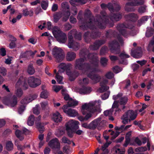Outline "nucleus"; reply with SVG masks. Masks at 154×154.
Returning <instances> with one entry per match:
<instances>
[{
    "mask_svg": "<svg viewBox=\"0 0 154 154\" xmlns=\"http://www.w3.org/2000/svg\"><path fill=\"white\" fill-rule=\"evenodd\" d=\"M85 17L89 19L88 22L83 23L80 26L81 29L84 30H87L90 29L91 30V32L87 31L84 34V38L85 42L88 43H89L91 39H94L100 36L101 33L99 29L94 25V23L93 19L90 18L91 17L90 11L88 10L85 14Z\"/></svg>",
    "mask_w": 154,
    "mask_h": 154,
    "instance_id": "nucleus-1",
    "label": "nucleus"
},
{
    "mask_svg": "<svg viewBox=\"0 0 154 154\" xmlns=\"http://www.w3.org/2000/svg\"><path fill=\"white\" fill-rule=\"evenodd\" d=\"M90 54H92L94 56H96L94 53H89L87 50H82L81 51L79 54L81 57L83 58H80L76 60L75 65V68L82 70L85 72H88L90 69H92V59L89 58L88 56L85 57V55L88 56Z\"/></svg>",
    "mask_w": 154,
    "mask_h": 154,
    "instance_id": "nucleus-2",
    "label": "nucleus"
},
{
    "mask_svg": "<svg viewBox=\"0 0 154 154\" xmlns=\"http://www.w3.org/2000/svg\"><path fill=\"white\" fill-rule=\"evenodd\" d=\"M85 56H88L92 60V62L91 63L92 64V69H90V70H92V71L88 74V77L91 79L95 84L100 82L101 79V77L97 74L94 73L100 71L98 68L99 60L97 57V56H94L92 54H90L88 56L85 55Z\"/></svg>",
    "mask_w": 154,
    "mask_h": 154,
    "instance_id": "nucleus-3",
    "label": "nucleus"
},
{
    "mask_svg": "<svg viewBox=\"0 0 154 154\" xmlns=\"http://www.w3.org/2000/svg\"><path fill=\"white\" fill-rule=\"evenodd\" d=\"M101 15L97 16L96 21L95 23L99 28L104 29L106 28V25H108L110 27H112L114 25V21H110L109 20L108 16L105 11L100 12Z\"/></svg>",
    "mask_w": 154,
    "mask_h": 154,
    "instance_id": "nucleus-4",
    "label": "nucleus"
},
{
    "mask_svg": "<svg viewBox=\"0 0 154 154\" xmlns=\"http://www.w3.org/2000/svg\"><path fill=\"white\" fill-rule=\"evenodd\" d=\"M79 122L78 121H69L65 124L66 130L68 136L72 138L73 136V134L74 133V129H78L79 126L78 125Z\"/></svg>",
    "mask_w": 154,
    "mask_h": 154,
    "instance_id": "nucleus-5",
    "label": "nucleus"
},
{
    "mask_svg": "<svg viewBox=\"0 0 154 154\" xmlns=\"http://www.w3.org/2000/svg\"><path fill=\"white\" fill-rule=\"evenodd\" d=\"M71 66V65L70 64H66L64 63H61L59 65V67L60 69L56 73V76L57 80L59 84L61 83L63 77L62 76L59 75V74L60 73H61L64 72L65 71H66V72H68V70L70 69Z\"/></svg>",
    "mask_w": 154,
    "mask_h": 154,
    "instance_id": "nucleus-6",
    "label": "nucleus"
},
{
    "mask_svg": "<svg viewBox=\"0 0 154 154\" xmlns=\"http://www.w3.org/2000/svg\"><path fill=\"white\" fill-rule=\"evenodd\" d=\"M73 31H74L72 30L68 34V46L69 48H72L74 50L76 51L79 49L80 45L78 42H75L74 41Z\"/></svg>",
    "mask_w": 154,
    "mask_h": 154,
    "instance_id": "nucleus-7",
    "label": "nucleus"
},
{
    "mask_svg": "<svg viewBox=\"0 0 154 154\" xmlns=\"http://www.w3.org/2000/svg\"><path fill=\"white\" fill-rule=\"evenodd\" d=\"M52 33L57 41L61 43H65L67 39L66 35L61 30L53 29Z\"/></svg>",
    "mask_w": 154,
    "mask_h": 154,
    "instance_id": "nucleus-8",
    "label": "nucleus"
},
{
    "mask_svg": "<svg viewBox=\"0 0 154 154\" xmlns=\"http://www.w3.org/2000/svg\"><path fill=\"white\" fill-rule=\"evenodd\" d=\"M52 52L54 57L58 62H61L63 59L64 55L61 48L55 46L52 49Z\"/></svg>",
    "mask_w": 154,
    "mask_h": 154,
    "instance_id": "nucleus-9",
    "label": "nucleus"
},
{
    "mask_svg": "<svg viewBox=\"0 0 154 154\" xmlns=\"http://www.w3.org/2000/svg\"><path fill=\"white\" fill-rule=\"evenodd\" d=\"M133 26L129 25L126 23L118 24L116 26L117 30L119 33L125 37H126L128 35L126 29L125 28L132 29Z\"/></svg>",
    "mask_w": 154,
    "mask_h": 154,
    "instance_id": "nucleus-10",
    "label": "nucleus"
},
{
    "mask_svg": "<svg viewBox=\"0 0 154 154\" xmlns=\"http://www.w3.org/2000/svg\"><path fill=\"white\" fill-rule=\"evenodd\" d=\"M109 46L112 53L115 54H119L120 52V47L119 43L114 40L109 44Z\"/></svg>",
    "mask_w": 154,
    "mask_h": 154,
    "instance_id": "nucleus-11",
    "label": "nucleus"
},
{
    "mask_svg": "<svg viewBox=\"0 0 154 154\" xmlns=\"http://www.w3.org/2000/svg\"><path fill=\"white\" fill-rule=\"evenodd\" d=\"M3 102L5 104L11 107H14L17 103V98L15 95H13L11 98H5L3 100Z\"/></svg>",
    "mask_w": 154,
    "mask_h": 154,
    "instance_id": "nucleus-12",
    "label": "nucleus"
},
{
    "mask_svg": "<svg viewBox=\"0 0 154 154\" xmlns=\"http://www.w3.org/2000/svg\"><path fill=\"white\" fill-rule=\"evenodd\" d=\"M28 83L30 86L35 88L40 85L41 83V80L38 78L32 76L29 78Z\"/></svg>",
    "mask_w": 154,
    "mask_h": 154,
    "instance_id": "nucleus-13",
    "label": "nucleus"
},
{
    "mask_svg": "<svg viewBox=\"0 0 154 154\" xmlns=\"http://www.w3.org/2000/svg\"><path fill=\"white\" fill-rule=\"evenodd\" d=\"M143 51L140 47H138L135 48H132L131 51L132 56L135 58H139L142 57Z\"/></svg>",
    "mask_w": 154,
    "mask_h": 154,
    "instance_id": "nucleus-14",
    "label": "nucleus"
},
{
    "mask_svg": "<svg viewBox=\"0 0 154 154\" xmlns=\"http://www.w3.org/2000/svg\"><path fill=\"white\" fill-rule=\"evenodd\" d=\"M106 41V39L96 40L94 43L93 44L90 45L89 48L91 50H97L101 45L104 44Z\"/></svg>",
    "mask_w": 154,
    "mask_h": 154,
    "instance_id": "nucleus-15",
    "label": "nucleus"
},
{
    "mask_svg": "<svg viewBox=\"0 0 154 154\" xmlns=\"http://www.w3.org/2000/svg\"><path fill=\"white\" fill-rule=\"evenodd\" d=\"M66 105H64L62 107V109L64 112L66 114L69 116L75 117L78 115V112L74 109L67 107Z\"/></svg>",
    "mask_w": 154,
    "mask_h": 154,
    "instance_id": "nucleus-16",
    "label": "nucleus"
},
{
    "mask_svg": "<svg viewBox=\"0 0 154 154\" xmlns=\"http://www.w3.org/2000/svg\"><path fill=\"white\" fill-rule=\"evenodd\" d=\"M98 107H99V106H94L93 103H89L88 104L85 103L82 106L81 112L82 114H84L86 112L92 110L93 109H97Z\"/></svg>",
    "mask_w": 154,
    "mask_h": 154,
    "instance_id": "nucleus-17",
    "label": "nucleus"
},
{
    "mask_svg": "<svg viewBox=\"0 0 154 154\" xmlns=\"http://www.w3.org/2000/svg\"><path fill=\"white\" fill-rule=\"evenodd\" d=\"M16 85L17 86L21 85L25 90L27 89L28 87L27 81L23 76H21L20 77L16 83Z\"/></svg>",
    "mask_w": 154,
    "mask_h": 154,
    "instance_id": "nucleus-18",
    "label": "nucleus"
},
{
    "mask_svg": "<svg viewBox=\"0 0 154 154\" xmlns=\"http://www.w3.org/2000/svg\"><path fill=\"white\" fill-rule=\"evenodd\" d=\"M108 82V80L106 79H103L100 82V87L98 90L100 92L105 91L109 89V87L108 86L106 85Z\"/></svg>",
    "mask_w": 154,
    "mask_h": 154,
    "instance_id": "nucleus-19",
    "label": "nucleus"
},
{
    "mask_svg": "<svg viewBox=\"0 0 154 154\" xmlns=\"http://www.w3.org/2000/svg\"><path fill=\"white\" fill-rule=\"evenodd\" d=\"M101 109L99 107L97 109H94L90 110L86 112L85 114H83L84 115H85V119H86V121H87L89 119L91 118L93 114L96 112H100L101 111Z\"/></svg>",
    "mask_w": 154,
    "mask_h": 154,
    "instance_id": "nucleus-20",
    "label": "nucleus"
},
{
    "mask_svg": "<svg viewBox=\"0 0 154 154\" xmlns=\"http://www.w3.org/2000/svg\"><path fill=\"white\" fill-rule=\"evenodd\" d=\"M49 146L52 149H59L60 144L57 138L51 140L48 143Z\"/></svg>",
    "mask_w": 154,
    "mask_h": 154,
    "instance_id": "nucleus-21",
    "label": "nucleus"
},
{
    "mask_svg": "<svg viewBox=\"0 0 154 154\" xmlns=\"http://www.w3.org/2000/svg\"><path fill=\"white\" fill-rule=\"evenodd\" d=\"M111 20L112 21H118L122 17L121 14L118 13H111L108 16Z\"/></svg>",
    "mask_w": 154,
    "mask_h": 154,
    "instance_id": "nucleus-22",
    "label": "nucleus"
},
{
    "mask_svg": "<svg viewBox=\"0 0 154 154\" xmlns=\"http://www.w3.org/2000/svg\"><path fill=\"white\" fill-rule=\"evenodd\" d=\"M101 119V117H99L92 121L89 124V129L93 130H95L97 127H98V125Z\"/></svg>",
    "mask_w": 154,
    "mask_h": 154,
    "instance_id": "nucleus-23",
    "label": "nucleus"
},
{
    "mask_svg": "<svg viewBox=\"0 0 154 154\" xmlns=\"http://www.w3.org/2000/svg\"><path fill=\"white\" fill-rule=\"evenodd\" d=\"M105 39L106 40L107 38L111 39L112 37H116L117 34V32L111 29H109L105 31Z\"/></svg>",
    "mask_w": 154,
    "mask_h": 154,
    "instance_id": "nucleus-24",
    "label": "nucleus"
},
{
    "mask_svg": "<svg viewBox=\"0 0 154 154\" xmlns=\"http://www.w3.org/2000/svg\"><path fill=\"white\" fill-rule=\"evenodd\" d=\"M119 100H115L112 104V108L110 109V111L113 112L115 111V114L121 111V109L119 107Z\"/></svg>",
    "mask_w": 154,
    "mask_h": 154,
    "instance_id": "nucleus-25",
    "label": "nucleus"
},
{
    "mask_svg": "<svg viewBox=\"0 0 154 154\" xmlns=\"http://www.w3.org/2000/svg\"><path fill=\"white\" fill-rule=\"evenodd\" d=\"M70 70H68V72H66L67 74L69 76V80L71 81H73L79 76V72L76 71L73 72H71Z\"/></svg>",
    "mask_w": 154,
    "mask_h": 154,
    "instance_id": "nucleus-26",
    "label": "nucleus"
},
{
    "mask_svg": "<svg viewBox=\"0 0 154 154\" xmlns=\"http://www.w3.org/2000/svg\"><path fill=\"white\" fill-rule=\"evenodd\" d=\"M92 88L90 87L82 86V88L79 90L80 94H89L92 91Z\"/></svg>",
    "mask_w": 154,
    "mask_h": 154,
    "instance_id": "nucleus-27",
    "label": "nucleus"
},
{
    "mask_svg": "<svg viewBox=\"0 0 154 154\" xmlns=\"http://www.w3.org/2000/svg\"><path fill=\"white\" fill-rule=\"evenodd\" d=\"M144 4L143 1H138L137 0H134L133 1L129 2L125 4V6H136L140 5H142Z\"/></svg>",
    "mask_w": 154,
    "mask_h": 154,
    "instance_id": "nucleus-28",
    "label": "nucleus"
},
{
    "mask_svg": "<svg viewBox=\"0 0 154 154\" xmlns=\"http://www.w3.org/2000/svg\"><path fill=\"white\" fill-rule=\"evenodd\" d=\"M126 113L128 118H130L129 119V121L134 120L137 117V115L133 110H129Z\"/></svg>",
    "mask_w": 154,
    "mask_h": 154,
    "instance_id": "nucleus-29",
    "label": "nucleus"
},
{
    "mask_svg": "<svg viewBox=\"0 0 154 154\" xmlns=\"http://www.w3.org/2000/svg\"><path fill=\"white\" fill-rule=\"evenodd\" d=\"M52 119L56 122H60L62 120V118L58 112L54 113L53 115Z\"/></svg>",
    "mask_w": 154,
    "mask_h": 154,
    "instance_id": "nucleus-30",
    "label": "nucleus"
},
{
    "mask_svg": "<svg viewBox=\"0 0 154 154\" xmlns=\"http://www.w3.org/2000/svg\"><path fill=\"white\" fill-rule=\"evenodd\" d=\"M63 16V13L61 12H56L53 15L54 21L55 23H57Z\"/></svg>",
    "mask_w": 154,
    "mask_h": 154,
    "instance_id": "nucleus-31",
    "label": "nucleus"
},
{
    "mask_svg": "<svg viewBox=\"0 0 154 154\" xmlns=\"http://www.w3.org/2000/svg\"><path fill=\"white\" fill-rule=\"evenodd\" d=\"M69 101L68 102L67 104L65 105L67 106V107H74L78 105V102L76 100L73 99L72 98L70 99Z\"/></svg>",
    "mask_w": 154,
    "mask_h": 154,
    "instance_id": "nucleus-32",
    "label": "nucleus"
},
{
    "mask_svg": "<svg viewBox=\"0 0 154 154\" xmlns=\"http://www.w3.org/2000/svg\"><path fill=\"white\" fill-rule=\"evenodd\" d=\"M128 100V98L126 97H122L119 100V103L121 105H122V109L123 110L125 108V105L126 104Z\"/></svg>",
    "mask_w": 154,
    "mask_h": 154,
    "instance_id": "nucleus-33",
    "label": "nucleus"
},
{
    "mask_svg": "<svg viewBox=\"0 0 154 154\" xmlns=\"http://www.w3.org/2000/svg\"><path fill=\"white\" fill-rule=\"evenodd\" d=\"M76 57V54L74 52L69 51L67 53L66 58L67 61H72L74 60Z\"/></svg>",
    "mask_w": 154,
    "mask_h": 154,
    "instance_id": "nucleus-34",
    "label": "nucleus"
},
{
    "mask_svg": "<svg viewBox=\"0 0 154 154\" xmlns=\"http://www.w3.org/2000/svg\"><path fill=\"white\" fill-rule=\"evenodd\" d=\"M127 17L129 20L132 22L136 21L138 18L137 14L134 13H130L127 15Z\"/></svg>",
    "mask_w": 154,
    "mask_h": 154,
    "instance_id": "nucleus-35",
    "label": "nucleus"
},
{
    "mask_svg": "<svg viewBox=\"0 0 154 154\" xmlns=\"http://www.w3.org/2000/svg\"><path fill=\"white\" fill-rule=\"evenodd\" d=\"M72 30L74 31L73 32V34L75 38L78 40H81L82 38V33L80 32H78L75 29H73Z\"/></svg>",
    "mask_w": 154,
    "mask_h": 154,
    "instance_id": "nucleus-36",
    "label": "nucleus"
},
{
    "mask_svg": "<svg viewBox=\"0 0 154 154\" xmlns=\"http://www.w3.org/2000/svg\"><path fill=\"white\" fill-rule=\"evenodd\" d=\"M31 56L30 51H26L23 52H22L20 56V57L22 58L28 59Z\"/></svg>",
    "mask_w": 154,
    "mask_h": 154,
    "instance_id": "nucleus-37",
    "label": "nucleus"
},
{
    "mask_svg": "<svg viewBox=\"0 0 154 154\" xmlns=\"http://www.w3.org/2000/svg\"><path fill=\"white\" fill-rule=\"evenodd\" d=\"M154 34V29L150 27L147 28L146 34V37H149L151 36Z\"/></svg>",
    "mask_w": 154,
    "mask_h": 154,
    "instance_id": "nucleus-38",
    "label": "nucleus"
},
{
    "mask_svg": "<svg viewBox=\"0 0 154 154\" xmlns=\"http://www.w3.org/2000/svg\"><path fill=\"white\" fill-rule=\"evenodd\" d=\"M111 143H108L107 142L105 143L103 146H102L101 149L103 151L101 154H107L108 152V150L106 149V148L108 147L109 145Z\"/></svg>",
    "mask_w": 154,
    "mask_h": 154,
    "instance_id": "nucleus-39",
    "label": "nucleus"
},
{
    "mask_svg": "<svg viewBox=\"0 0 154 154\" xmlns=\"http://www.w3.org/2000/svg\"><path fill=\"white\" fill-rule=\"evenodd\" d=\"M35 121V117L34 115H31L28 118L27 124L29 126H32L34 123Z\"/></svg>",
    "mask_w": 154,
    "mask_h": 154,
    "instance_id": "nucleus-40",
    "label": "nucleus"
},
{
    "mask_svg": "<svg viewBox=\"0 0 154 154\" xmlns=\"http://www.w3.org/2000/svg\"><path fill=\"white\" fill-rule=\"evenodd\" d=\"M28 73L30 75L33 74L35 72V69L33 67V64H30L28 66L27 70Z\"/></svg>",
    "mask_w": 154,
    "mask_h": 154,
    "instance_id": "nucleus-41",
    "label": "nucleus"
},
{
    "mask_svg": "<svg viewBox=\"0 0 154 154\" xmlns=\"http://www.w3.org/2000/svg\"><path fill=\"white\" fill-rule=\"evenodd\" d=\"M70 15V13L69 11H67L63 13V15H64L62 19V21L64 22L66 21L68 19Z\"/></svg>",
    "mask_w": 154,
    "mask_h": 154,
    "instance_id": "nucleus-42",
    "label": "nucleus"
},
{
    "mask_svg": "<svg viewBox=\"0 0 154 154\" xmlns=\"http://www.w3.org/2000/svg\"><path fill=\"white\" fill-rule=\"evenodd\" d=\"M35 123H36V127L40 133H42L44 131L45 129L43 125L40 122H35Z\"/></svg>",
    "mask_w": 154,
    "mask_h": 154,
    "instance_id": "nucleus-43",
    "label": "nucleus"
},
{
    "mask_svg": "<svg viewBox=\"0 0 154 154\" xmlns=\"http://www.w3.org/2000/svg\"><path fill=\"white\" fill-rule=\"evenodd\" d=\"M42 108L43 110H45L47 112L49 111V107L48 103L47 101L42 102L41 103Z\"/></svg>",
    "mask_w": 154,
    "mask_h": 154,
    "instance_id": "nucleus-44",
    "label": "nucleus"
},
{
    "mask_svg": "<svg viewBox=\"0 0 154 154\" xmlns=\"http://www.w3.org/2000/svg\"><path fill=\"white\" fill-rule=\"evenodd\" d=\"M108 49L107 46H104L101 48L100 50V54L101 55H104L108 51Z\"/></svg>",
    "mask_w": 154,
    "mask_h": 154,
    "instance_id": "nucleus-45",
    "label": "nucleus"
},
{
    "mask_svg": "<svg viewBox=\"0 0 154 154\" xmlns=\"http://www.w3.org/2000/svg\"><path fill=\"white\" fill-rule=\"evenodd\" d=\"M147 50L149 51H152L154 52V39L149 42L147 47Z\"/></svg>",
    "mask_w": 154,
    "mask_h": 154,
    "instance_id": "nucleus-46",
    "label": "nucleus"
},
{
    "mask_svg": "<svg viewBox=\"0 0 154 154\" xmlns=\"http://www.w3.org/2000/svg\"><path fill=\"white\" fill-rule=\"evenodd\" d=\"M13 144L11 141H8L6 143V148L8 151H11L13 148Z\"/></svg>",
    "mask_w": 154,
    "mask_h": 154,
    "instance_id": "nucleus-47",
    "label": "nucleus"
},
{
    "mask_svg": "<svg viewBox=\"0 0 154 154\" xmlns=\"http://www.w3.org/2000/svg\"><path fill=\"white\" fill-rule=\"evenodd\" d=\"M23 14L24 16H27L29 15L30 16H32L33 15V12L32 10L28 11L27 9H26L23 11Z\"/></svg>",
    "mask_w": 154,
    "mask_h": 154,
    "instance_id": "nucleus-48",
    "label": "nucleus"
},
{
    "mask_svg": "<svg viewBox=\"0 0 154 154\" xmlns=\"http://www.w3.org/2000/svg\"><path fill=\"white\" fill-rule=\"evenodd\" d=\"M108 60L105 57H102L100 59V63L103 67H106L107 64Z\"/></svg>",
    "mask_w": 154,
    "mask_h": 154,
    "instance_id": "nucleus-49",
    "label": "nucleus"
},
{
    "mask_svg": "<svg viewBox=\"0 0 154 154\" xmlns=\"http://www.w3.org/2000/svg\"><path fill=\"white\" fill-rule=\"evenodd\" d=\"M148 19V16H144L138 20V23L139 26H140L143 23H145V21H147Z\"/></svg>",
    "mask_w": 154,
    "mask_h": 154,
    "instance_id": "nucleus-50",
    "label": "nucleus"
},
{
    "mask_svg": "<svg viewBox=\"0 0 154 154\" xmlns=\"http://www.w3.org/2000/svg\"><path fill=\"white\" fill-rule=\"evenodd\" d=\"M106 120H103L99 122L98 125V129H101L105 127L106 125Z\"/></svg>",
    "mask_w": 154,
    "mask_h": 154,
    "instance_id": "nucleus-51",
    "label": "nucleus"
},
{
    "mask_svg": "<svg viewBox=\"0 0 154 154\" xmlns=\"http://www.w3.org/2000/svg\"><path fill=\"white\" fill-rule=\"evenodd\" d=\"M128 118L127 114L125 113L121 118L122 119V122L123 124H126L128 123V120H129V119Z\"/></svg>",
    "mask_w": 154,
    "mask_h": 154,
    "instance_id": "nucleus-52",
    "label": "nucleus"
},
{
    "mask_svg": "<svg viewBox=\"0 0 154 154\" xmlns=\"http://www.w3.org/2000/svg\"><path fill=\"white\" fill-rule=\"evenodd\" d=\"M41 6L44 10H46L48 5V1H42L41 3Z\"/></svg>",
    "mask_w": 154,
    "mask_h": 154,
    "instance_id": "nucleus-53",
    "label": "nucleus"
},
{
    "mask_svg": "<svg viewBox=\"0 0 154 154\" xmlns=\"http://www.w3.org/2000/svg\"><path fill=\"white\" fill-rule=\"evenodd\" d=\"M61 7L64 12L67 11H69V6L66 2L62 3L61 4Z\"/></svg>",
    "mask_w": 154,
    "mask_h": 154,
    "instance_id": "nucleus-54",
    "label": "nucleus"
},
{
    "mask_svg": "<svg viewBox=\"0 0 154 154\" xmlns=\"http://www.w3.org/2000/svg\"><path fill=\"white\" fill-rule=\"evenodd\" d=\"M72 2H71L70 3L71 5L75 6V4L73 2H78L82 4H84L86 3V1L85 0H70Z\"/></svg>",
    "mask_w": 154,
    "mask_h": 154,
    "instance_id": "nucleus-55",
    "label": "nucleus"
},
{
    "mask_svg": "<svg viewBox=\"0 0 154 154\" xmlns=\"http://www.w3.org/2000/svg\"><path fill=\"white\" fill-rule=\"evenodd\" d=\"M48 95V93L46 90H44L40 94V97L42 98H47Z\"/></svg>",
    "mask_w": 154,
    "mask_h": 154,
    "instance_id": "nucleus-56",
    "label": "nucleus"
},
{
    "mask_svg": "<svg viewBox=\"0 0 154 154\" xmlns=\"http://www.w3.org/2000/svg\"><path fill=\"white\" fill-rule=\"evenodd\" d=\"M121 59L122 60V63H124V59L125 58H128L129 57V56L128 55L125 54L123 53H121L119 55Z\"/></svg>",
    "mask_w": 154,
    "mask_h": 154,
    "instance_id": "nucleus-57",
    "label": "nucleus"
},
{
    "mask_svg": "<svg viewBox=\"0 0 154 154\" xmlns=\"http://www.w3.org/2000/svg\"><path fill=\"white\" fill-rule=\"evenodd\" d=\"M146 6L143 5L140 7L138 9V12L140 14H142L145 12L146 11Z\"/></svg>",
    "mask_w": 154,
    "mask_h": 154,
    "instance_id": "nucleus-58",
    "label": "nucleus"
},
{
    "mask_svg": "<svg viewBox=\"0 0 154 154\" xmlns=\"http://www.w3.org/2000/svg\"><path fill=\"white\" fill-rule=\"evenodd\" d=\"M15 94L17 97H20L23 94V91L21 88H19L15 91Z\"/></svg>",
    "mask_w": 154,
    "mask_h": 154,
    "instance_id": "nucleus-59",
    "label": "nucleus"
},
{
    "mask_svg": "<svg viewBox=\"0 0 154 154\" xmlns=\"http://www.w3.org/2000/svg\"><path fill=\"white\" fill-rule=\"evenodd\" d=\"M105 76L106 78L109 79H111L113 77L114 74L111 72H109L105 74Z\"/></svg>",
    "mask_w": 154,
    "mask_h": 154,
    "instance_id": "nucleus-60",
    "label": "nucleus"
},
{
    "mask_svg": "<svg viewBox=\"0 0 154 154\" xmlns=\"http://www.w3.org/2000/svg\"><path fill=\"white\" fill-rule=\"evenodd\" d=\"M62 140L63 143H67L69 145L71 143V141L65 137H62Z\"/></svg>",
    "mask_w": 154,
    "mask_h": 154,
    "instance_id": "nucleus-61",
    "label": "nucleus"
},
{
    "mask_svg": "<svg viewBox=\"0 0 154 154\" xmlns=\"http://www.w3.org/2000/svg\"><path fill=\"white\" fill-rule=\"evenodd\" d=\"M107 8L111 12V13L114 12V8L112 4L111 3H109L107 4Z\"/></svg>",
    "mask_w": 154,
    "mask_h": 154,
    "instance_id": "nucleus-62",
    "label": "nucleus"
},
{
    "mask_svg": "<svg viewBox=\"0 0 154 154\" xmlns=\"http://www.w3.org/2000/svg\"><path fill=\"white\" fill-rule=\"evenodd\" d=\"M147 149L146 147H140L137 148L135 149V151L136 152H142L146 151Z\"/></svg>",
    "mask_w": 154,
    "mask_h": 154,
    "instance_id": "nucleus-63",
    "label": "nucleus"
},
{
    "mask_svg": "<svg viewBox=\"0 0 154 154\" xmlns=\"http://www.w3.org/2000/svg\"><path fill=\"white\" fill-rule=\"evenodd\" d=\"M154 81V80H153L150 79L146 85V88L148 90H149L151 88V86L153 85V83Z\"/></svg>",
    "mask_w": 154,
    "mask_h": 154,
    "instance_id": "nucleus-64",
    "label": "nucleus"
}]
</instances>
